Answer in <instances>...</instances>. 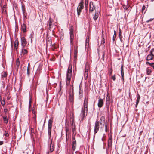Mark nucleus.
<instances>
[{
	"label": "nucleus",
	"instance_id": "nucleus-1",
	"mask_svg": "<svg viewBox=\"0 0 154 154\" xmlns=\"http://www.w3.org/2000/svg\"><path fill=\"white\" fill-rule=\"evenodd\" d=\"M88 99L85 97L83 103V107L82 108L81 111V113L80 115L81 117V120L82 121L85 116V113H86V115H87L88 112Z\"/></svg>",
	"mask_w": 154,
	"mask_h": 154
},
{
	"label": "nucleus",
	"instance_id": "nucleus-2",
	"mask_svg": "<svg viewBox=\"0 0 154 154\" xmlns=\"http://www.w3.org/2000/svg\"><path fill=\"white\" fill-rule=\"evenodd\" d=\"M72 66L69 64L66 71V84L67 85H69L72 77Z\"/></svg>",
	"mask_w": 154,
	"mask_h": 154
},
{
	"label": "nucleus",
	"instance_id": "nucleus-3",
	"mask_svg": "<svg viewBox=\"0 0 154 154\" xmlns=\"http://www.w3.org/2000/svg\"><path fill=\"white\" fill-rule=\"evenodd\" d=\"M53 122V118L51 117L48 120V137L49 139L50 138L52 126Z\"/></svg>",
	"mask_w": 154,
	"mask_h": 154
},
{
	"label": "nucleus",
	"instance_id": "nucleus-4",
	"mask_svg": "<svg viewBox=\"0 0 154 154\" xmlns=\"http://www.w3.org/2000/svg\"><path fill=\"white\" fill-rule=\"evenodd\" d=\"M84 8L83 2L82 1L78 5L77 8V15L79 16L80 14V13L81 12L82 9Z\"/></svg>",
	"mask_w": 154,
	"mask_h": 154
},
{
	"label": "nucleus",
	"instance_id": "nucleus-5",
	"mask_svg": "<svg viewBox=\"0 0 154 154\" xmlns=\"http://www.w3.org/2000/svg\"><path fill=\"white\" fill-rule=\"evenodd\" d=\"M69 94V96L70 100L71 102H72L73 100L74 97L73 86V85H70V89Z\"/></svg>",
	"mask_w": 154,
	"mask_h": 154
},
{
	"label": "nucleus",
	"instance_id": "nucleus-6",
	"mask_svg": "<svg viewBox=\"0 0 154 154\" xmlns=\"http://www.w3.org/2000/svg\"><path fill=\"white\" fill-rule=\"evenodd\" d=\"M100 127V123L99 121L97 120L96 121L94 129V132L95 134L97 133L99 130Z\"/></svg>",
	"mask_w": 154,
	"mask_h": 154
},
{
	"label": "nucleus",
	"instance_id": "nucleus-7",
	"mask_svg": "<svg viewBox=\"0 0 154 154\" xmlns=\"http://www.w3.org/2000/svg\"><path fill=\"white\" fill-rule=\"evenodd\" d=\"M112 144V135L111 134L109 135L108 140V148L111 147Z\"/></svg>",
	"mask_w": 154,
	"mask_h": 154
},
{
	"label": "nucleus",
	"instance_id": "nucleus-8",
	"mask_svg": "<svg viewBox=\"0 0 154 154\" xmlns=\"http://www.w3.org/2000/svg\"><path fill=\"white\" fill-rule=\"evenodd\" d=\"M72 149L73 151H75L76 147V141L74 136H72Z\"/></svg>",
	"mask_w": 154,
	"mask_h": 154
},
{
	"label": "nucleus",
	"instance_id": "nucleus-9",
	"mask_svg": "<svg viewBox=\"0 0 154 154\" xmlns=\"http://www.w3.org/2000/svg\"><path fill=\"white\" fill-rule=\"evenodd\" d=\"M21 46L23 48H24L26 45L27 41L24 37H22L21 38Z\"/></svg>",
	"mask_w": 154,
	"mask_h": 154
},
{
	"label": "nucleus",
	"instance_id": "nucleus-10",
	"mask_svg": "<svg viewBox=\"0 0 154 154\" xmlns=\"http://www.w3.org/2000/svg\"><path fill=\"white\" fill-rule=\"evenodd\" d=\"M110 94L109 93L107 92V95L106 98V105L108 107L109 106L110 104Z\"/></svg>",
	"mask_w": 154,
	"mask_h": 154
},
{
	"label": "nucleus",
	"instance_id": "nucleus-11",
	"mask_svg": "<svg viewBox=\"0 0 154 154\" xmlns=\"http://www.w3.org/2000/svg\"><path fill=\"white\" fill-rule=\"evenodd\" d=\"M105 117L104 116H102L100 119V125L101 126H103L105 122Z\"/></svg>",
	"mask_w": 154,
	"mask_h": 154
},
{
	"label": "nucleus",
	"instance_id": "nucleus-12",
	"mask_svg": "<svg viewBox=\"0 0 154 154\" xmlns=\"http://www.w3.org/2000/svg\"><path fill=\"white\" fill-rule=\"evenodd\" d=\"M88 66H86L85 67V71L84 73V77L85 79H87L88 75Z\"/></svg>",
	"mask_w": 154,
	"mask_h": 154
},
{
	"label": "nucleus",
	"instance_id": "nucleus-13",
	"mask_svg": "<svg viewBox=\"0 0 154 154\" xmlns=\"http://www.w3.org/2000/svg\"><path fill=\"white\" fill-rule=\"evenodd\" d=\"M89 11H93L95 9L94 6V5L93 2H91L89 4Z\"/></svg>",
	"mask_w": 154,
	"mask_h": 154
},
{
	"label": "nucleus",
	"instance_id": "nucleus-14",
	"mask_svg": "<svg viewBox=\"0 0 154 154\" xmlns=\"http://www.w3.org/2000/svg\"><path fill=\"white\" fill-rule=\"evenodd\" d=\"M70 121L71 122L72 127L73 126H75V124L74 122V114L72 113V116L70 117Z\"/></svg>",
	"mask_w": 154,
	"mask_h": 154
},
{
	"label": "nucleus",
	"instance_id": "nucleus-15",
	"mask_svg": "<svg viewBox=\"0 0 154 154\" xmlns=\"http://www.w3.org/2000/svg\"><path fill=\"white\" fill-rule=\"evenodd\" d=\"M103 99H100L98 100V107L99 108L103 106Z\"/></svg>",
	"mask_w": 154,
	"mask_h": 154
},
{
	"label": "nucleus",
	"instance_id": "nucleus-16",
	"mask_svg": "<svg viewBox=\"0 0 154 154\" xmlns=\"http://www.w3.org/2000/svg\"><path fill=\"white\" fill-rule=\"evenodd\" d=\"M49 21V30L50 31H51V28L53 26V21L50 18Z\"/></svg>",
	"mask_w": 154,
	"mask_h": 154
},
{
	"label": "nucleus",
	"instance_id": "nucleus-17",
	"mask_svg": "<svg viewBox=\"0 0 154 154\" xmlns=\"http://www.w3.org/2000/svg\"><path fill=\"white\" fill-rule=\"evenodd\" d=\"M70 43L71 45H73V32L72 31H70Z\"/></svg>",
	"mask_w": 154,
	"mask_h": 154
},
{
	"label": "nucleus",
	"instance_id": "nucleus-18",
	"mask_svg": "<svg viewBox=\"0 0 154 154\" xmlns=\"http://www.w3.org/2000/svg\"><path fill=\"white\" fill-rule=\"evenodd\" d=\"M99 14V12L98 11H95L94 15L93 17V19L94 20L96 21L98 18Z\"/></svg>",
	"mask_w": 154,
	"mask_h": 154
},
{
	"label": "nucleus",
	"instance_id": "nucleus-19",
	"mask_svg": "<svg viewBox=\"0 0 154 154\" xmlns=\"http://www.w3.org/2000/svg\"><path fill=\"white\" fill-rule=\"evenodd\" d=\"M21 29L23 32H26V27L25 24H23L21 26Z\"/></svg>",
	"mask_w": 154,
	"mask_h": 154
},
{
	"label": "nucleus",
	"instance_id": "nucleus-20",
	"mask_svg": "<svg viewBox=\"0 0 154 154\" xmlns=\"http://www.w3.org/2000/svg\"><path fill=\"white\" fill-rule=\"evenodd\" d=\"M27 53L28 51L26 49L23 48L21 50V55H24L25 54H26Z\"/></svg>",
	"mask_w": 154,
	"mask_h": 154
},
{
	"label": "nucleus",
	"instance_id": "nucleus-21",
	"mask_svg": "<svg viewBox=\"0 0 154 154\" xmlns=\"http://www.w3.org/2000/svg\"><path fill=\"white\" fill-rule=\"evenodd\" d=\"M153 56L151 54H149L148 55V56L147 57L146 60H150L153 59Z\"/></svg>",
	"mask_w": 154,
	"mask_h": 154
},
{
	"label": "nucleus",
	"instance_id": "nucleus-22",
	"mask_svg": "<svg viewBox=\"0 0 154 154\" xmlns=\"http://www.w3.org/2000/svg\"><path fill=\"white\" fill-rule=\"evenodd\" d=\"M78 46L77 45V43H76V46L75 47V50L74 52V56L75 57H76L77 56V54L78 52Z\"/></svg>",
	"mask_w": 154,
	"mask_h": 154
},
{
	"label": "nucleus",
	"instance_id": "nucleus-23",
	"mask_svg": "<svg viewBox=\"0 0 154 154\" xmlns=\"http://www.w3.org/2000/svg\"><path fill=\"white\" fill-rule=\"evenodd\" d=\"M3 118L4 123L7 124L8 123L7 117L6 116H3Z\"/></svg>",
	"mask_w": 154,
	"mask_h": 154
},
{
	"label": "nucleus",
	"instance_id": "nucleus-24",
	"mask_svg": "<svg viewBox=\"0 0 154 154\" xmlns=\"http://www.w3.org/2000/svg\"><path fill=\"white\" fill-rule=\"evenodd\" d=\"M19 44L18 41L17 40H16L15 41V44L14 45V48L16 49H17V46H18Z\"/></svg>",
	"mask_w": 154,
	"mask_h": 154
},
{
	"label": "nucleus",
	"instance_id": "nucleus-25",
	"mask_svg": "<svg viewBox=\"0 0 154 154\" xmlns=\"http://www.w3.org/2000/svg\"><path fill=\"white\" fill-rule=\"evenodd\" d=\"M47 45L48 44H52V40L51 38L50 37H48V40L47 41Z\"/></svg>",
	"mask_w": 154,
	"mask_h": 154
},
{
	"label": "nucleus",
	"instance_id": "nucleus-26",
	"mask_svg": "<svg viewBox=\"0 0 154 154\" xmlns=\"http://www.w3.org/2000/svg\"><path fill=\"white\" fill-rule=\"evenodd\" d=\"M83 91L82 89H81L80 87H79V96L80 97H82L83 94Z\"/></svg>",
	"mask_w": 154,
	"mask_h": 154
},
{
	"label": "nucleus",
	"instance_id": "nucleus-27",
	"mask_svg": "<svg viewBox=\"0 0 154 154\" xmlns=\"http://www.w3.org/2000/svg\"><path fill=\"white\" fill-rule=\"evenodd\" d=\"M119 39L121 42H122V32L121 30L120 29H119Z\"/></svg>",
	"mask_w": 154,
	"mask_h": 154
},
{
	"label": "nucleus",
	"instance_id": "nucleus-28",
	"mask_svg": "<svg viewBox=\"0 0 154 154\" xmlns=\"http://www.w3.org/2000/svg\"><path fill=\"white\" fill-rule=\"evenodd\" d=\"M54 145L51 143L50 146V150L51 152H52L54 151Z\"/></svg>",
	"mask_w": 154,
	"mask_h": 154
},
{
	"label": "nucleus",
	"instance_id": "nucleus-29",
	"mask_svg": "<svg viewBox=\"0 0 154 154\" xmlns=\"http://www.w3.org/2000/svg\"><path fill=\"white\" fill-rule=\"evenodd\" d=\"M114 35H113V38H112V40H113V41H114L115 40L116 37V32L115 30H114Z\"/></svg>",
	"mask_w": 154,
	"mask_h": 154
},
{
	"label": "nucleus",
	"instance_id": "nucleus-30",
	"mask_svg": "<svg viewBox=\"0 0 154 154\" xmlns=\"http://www.w3.org/2000/svg\"><path fill=\"white\" fill-rule=\"evenodd\" d=\"M7 73L5 72H2L1 76L2 77H6L7 76Z\"/></svg>",
	"mask_w": 154,
	"mask_h": 154
},
{
	"label": "nucleus",
	"instance_id": "nucleus-31",
	"mask_svg": "<svg viewBox=\"0 0 154 154\" xmlns=\"http://www.w3.org/2000/svg\"><path fill=\"white\" fill-rule=\"evenodd\" d=\"M72 131L73 133V134H75V135L76 134L75 133V131L76 129L75 128V126L72 127Z\"/></svg>",
	"mask_w": 154,
	"mask_h": 154
},
{
	"label": "nucleus",
	"instance_id": "nucleus-32",
	"mask_svg": "<svg viewBox=\"0 0 154 154\" xmlns=\"http://www.w3.org/2000/svg\"><path fill=\"white\" fill-rule=\"evenodd\" d=\"M146 71L147 74L148 75H150L151 73V70L149 68H147Z\"/></svg>",
	"mask_w": 154,
	"mask_h": 154
},
{
	"label": "nucleus",
	"instance_id": "nucleus-33",
	"mask_svg": "<svg viewBox=\"0 0 154 154\" xmlns=\"http://www.w3.org/2000/svg\"><path fill=\"white\" fill-rule=\"evenodd\" d=\"M16 65L17 66V67H18L19 66L20 62L19 58L17 59L16 60Z\"/></svg>",
	"mask_w": 154,
	"mask_h": 154
},
{
	"label": "nucleus",
	"instance_id": "nucleus-34",
	"mask_svg": "<svg viewBox=\"0 0 154 154\" xmlns=\"http://www.w3.org/2000/svg\"><path fill=\"white\" fill-rule=\"evenodd\" d=\"M150 53L153 56H154V49H152L150 51Z\"/></svg>",
	"mask_w": 154,
	"mask_h": 154
},
{
	"label": "nucleus",
	"instance_id": "nucleus-35",
	"mask_svg": "<svg viewBox=\"0 0 154 154\" xmlns=\"http://www.w3.org/2000/svg\"><path fill=\"white\" fill-rule=\"evenodd\" d=\"M85 7L86 8V9H87V8L88 7V2L87 0H85Z\"/></svg>",
	"mask_w": 154,
	"mask_h": 154
},
{
	"label": "nucleus",
	"instance_id": "nucleus-36",
	"mask_svg": "<svg viewBox=\"0 0 154 154\" xmlns=\"http://www.w3.org/2000/svg\"><path fill=\"white\" fill-rule=\"evenodd\" d=\"M107 126H108L107 124L105 123V131L106 132H107V131H108Z\"/></svg>",
	"mask_w": 154,
	"mask_h": 154
},
{
	"label": "nucleus",
	"instance_id": "nucleus-37",
	"mask_svg": "<svg viewBox=\"0 0 154 154\" xmlns=\"http://www.w3.org/2000/svg\"><path fill=\"white\" fill-rule=\"evenodd\" d=\"M2 11L3 14H5L6 13V10L5 9L2 8Z\"/></svg>",
	"mask_w": 154,
	"mask_h": 154
},
{
	"label": "nucleus",
	"instance_id": "nucleus-38",
	"mask_svg": "<svg viewBox=\"0 0 154 154\" xmlns=\"http://www.w3.org/2000/svg\"><path fill=\"white\" fill-rule=\"evenodd\" d=\"M29 74H30V72L29 71V69H28V67H27V75L28 76V77H29Z\"/></svg>",
	"mask_w": 154,
	"mask_h": 154
},
{
	"label": "nucleus",
	"instance_id": "nucleus-39",
	"mask_svg": "<svg viewBox=\"0 0 154 154\" xmlns=\"http://www.w3.org/2000/svg\"><path fill=\"white\" fill-rule=\"evenodd\" d=\"M116 75H114L113 76H112L111 78L113 79V80L114 81H115L116 80Z\"/></svg>",
	"mask_w": 154,
	"mask_h": 154
},
{
	"label": "nucleus",
	"instance_id": "nucleus-40",
	"mask_svg": "<svg viewBox=\"0 0 154 154\" xmlns=\"http://www.w3.org/2000/svg\"><path fill=\"white\" fill-rule=\"evenodd\" d=\"M139 101H140V100H138V99H137V100H136V105H135V106L136 107L139 102Z\"/></svg>",
	"mask_w": 154,
	"mask_h": 154
},
{
	"label": "nucleus",
	"instance_id": "nucleus-41",
	"mask_svg": "<svg viewBox=\"0 0 154 154\" xmlns=\"http://www.w3.org/2000/svg\"><path fill=\"white\" fill-rule=\"evenodd\" d=\"M1 104L2 106H4L5 104V102L4 100L2 101Z\"/></svg>",
	"mask_w": 154,
	"mask_h": 154
},
{
	"label": "nucleus",
	"instance_id": "nucleus-42",
	"mask_svg": "<svg viewBox=\"0 0 154 154\" xmlns=\"http://www.w3.org/2000/svg\"><path fill=\"white\" fill-rule=\"evenodd\" d=\"M121 75L122 77H123L124 76V71L121 70Z\"/></svg>",
	"mask_w": 154,
	"mask_h": 154
},
{
	"label": "nucleus",
	"instance_id": "nucleus-43",
	"mask_svg": "<svg viewBox=\"0 0 154 154\" xmlns=\"http://www.w3.org/2000/svg\"><path fill=\"white\" fill-rule=\"evenodd\" d=\"M153 19H154V18H150L149 20L146 21V23H148L150 21H152L153 20Z\"/></svg>",
	"mask_w": 154,
	"mask_h": 154
},
{
	"label": "nucleus",
	"instance_id": "nucleus-44",
	"mask_svg": "<svg viewBox=\"0 0 154 154\" xmlns=\"http://www.w3.org/2000/svg\"><path fill=\"white\" fill-rule=\"evenodd\" d=\"M151 67H152L153 69H154V63H151L150 65Z\"/></svg>",
	"mask_w": 154,
	"mask_h": 154
},
{
	"label": "nucleus",
	"instance_id": "nucleus-45",
	"mask_svg": "<svg viewBox=\"0 0 154 154\" xmlns=\"http://www.w3.org/2000/svg\"><path fill=\"white\" fill-rule=\"evenodd\" d=\"M112 68L110 69V73H109L110 75H112Z\"/></svg>",
	"mask_w": 154,
	"mask_h": 154
},
{
	"label": "nucleus",
	"instance_id": "nucleus-46",
	"mask_svg": "<svg viewBox=\"0 0 154 154\" xmlns=\"http://www.w3.org/2000/svg\"><path fill=\"white\" fill-rule=\"evenodd\" d=\"M33 119V121L35 122V123H36V116H35V118Z\"/></svg>",
	"mask_w": 154,
	"mask_h": 154
},
{
	"label": "nucleus",
	"instance_id": "nucleus-47",
	"mask_svg": "<svg viewBox=\"0 0 154 154\" xmlns=\"http://www.w3.org/2000/svg\"><path fill=\"white\" fill-rule=\"evenodd\" d=\"M140 95L139 94H137V99L140 100Z\"/></svg>",
	"mask_w": 154,
	"mask_h": 154
},
{
	"label": "nucleus",
	"instance_id": "nucleus-48",
	"mask_svg": "<svg viewBox=\"0 0 154 154\" xmlns=\"http://www.w3.org/2000/svg\"><path fill=\"white\" fill-rule=\"evenodd\" d=\"M122 80L123 82V83H124V76L122 77Z\"/></svg>",
	"mask_w": 154,
	"mask_h": 154
},
{
	"label": "nucleus",
	"instance_id": "nucleus-49",
	"mask_svg": "<svg viewBox=\"0 0 154 154\" xmlns=\"http://www.w3.org/2000/svg\"><path fill=\"white\" fill-rule=\"evenodd\" d=\"M104 56H105V53H103V55H102L103 60H104Z\"/></svg>",
	"mask_w": 154,
	"mask_h": 154
},
{
	"label": "nucleus",
	"instance_id": "nucleus-50",
	"mask_svg": "<svg viewBox=\"0 0 154 154\" xmlns=\"http://www.w3.org/2000/svg\"><path fill=\"white\" fill-rule=\"evenodd\" d=\"M5 137H8L9 136V134L8 133H7L5 134Z\"/></svg>",
	"mask_w": 154,
	"mask_h": 154
},
{
	"label": "nucleus",
	"instance_id": "nucleus-51",
	"mask_svg": "<svg viewBox=\"0 0 154 154\" xmlns=\"http://www.w3.org/2000/svg\"><path fill=\"white\" fill-rule=\"evenodd\" d=\"M74 78H73V77L72 78V81H71V82L73 84L74 82Z\"/></svg>",
	"mask_w": 154,
	"mask_h": 154
},
{
	"label": "nucleus",
	"instance_id": "nucleus-52",
	"mask_svg": "<svg viewBox=\"0 0 154 154\" xmlns=\"http://www.w3.org/2000/svg\"><path fill=\"white\" fill-rule=\"evenodd\" d=\"M124 9L127 10V9L128 8V6H124Z\"/></svg>",
	"mask_w": 154,
	"mask_h": 154
},
{
	"label": "nucleus",
	"instance_id": "nucleus-53",
	"mask_svg": "<svg viewBox=\"0 0 154 154\" xmlns=\"http://www.w3.org/2000/svg\"><path fill=\"white\" fill-rule=\"evenodd\" d=\"M145 9V7L144 5L142 7V11H143V10H144Z\"/></svg>",
	"mask_w": 154,
	"mask_h": 154
},
{
	"label": "nucleus",
	"instance_id": "nucleus-54",
	"mask_svg": "<svg viewBox=\"0 0 154 154\" xmlns=\"http://www.w3.org/2000/svg\"><path fill=\"white\" fill-rule=\"evenodd\" d=\"M121 68V70H122L123 71H124L123 67L122 65Z\"/></svg>",
	"mask_w": 154,
	"mask_h": 154
},
{
	"label": "nucleus",
	"instance_id": "nucleus-55",
	"mask_svg": "<svg viewBox=\"0 0 154 154\" xmlns=\"http://www.w3.org/2000/svg\"><path fill=\"white\" fill-rule=\"evenodd\" d=\"M6 6L5 5H4L3 6V7L2 8H4V9H5V8H6Z\"/></svg>",
	"mask_w": 154,
	"mask_h": 154
},
{
	"label": "nucleus",
	"instance_id": "nucleus-56",
	"mask_svg": "<svg viewBox=\"0 0 154 154\" xmlns=\"http://www.w3.org/2000/svg\"><path fill=\"white\" fill-rule=\"evenodd\" d=\"M146 64H149V65H151V63H150L149 62H146Z\"/></svg>",
	"mask_w": 154,
	"mask_h": 154
},
{
	"label": "nucleus",
	"instance_id": "nucleus-57",
	"mask_svg": "<svg viewBox=\"0 0 154 154\" xmlns=\"http://www.w3.org/2000/svg\"><path fill=\"white\" fill-rule=\"evenodd\" d=\"M3 142L2 141H0V145L3 144Z\"/></svg>",
	"mask_w": 154,
	"mask_h": 154
},
{
	"label": "nucleus",
	"instance_id": "nucleus-58",
	"mask_svg": "<svg viewBox=\"0 0 154 154\" xmlns=\"http://www.w3.org/2000/svg\"><path fill=\"white\" fill-rule=\"evenodd\" d=\"M2 2H0V7H2Z\"/></svg>",
	"mask_w": 154,
	"mask_h": 154
},
{
	"label": "nucleus",
	"instance_id": "nucleus-59",
	"mask_svg": "<svg viewBox=\"0 0 154 154\" xmlns=\"http://www.w3.org/2000/svg\"><path fill=\"white\" fill-rule=\"evenodd\" d=\"M47 117V116L45 117V121H44V123H45V121H46V118Z\"/></svg>",
	"mask_w": 154,
	"mask_h": 154
},
{
	"label": "nucleus",
	"instance_id": "nucleus-60",
	"mask_svg": "<svg viewBox=\"0 0 154 154\" xmlns=\"http://www.w3.org/2000/svg\"><path fill=\"white\" fill-rule=\"evenodd\" d=\"M10 97H7V99L8 100H9L10 99Z\"/></svg>",
	"mask_w": 154,
	"mask_h": 154
},
{
	"label": "nucleus",
	"instance_id": "nucleus-61",
	"mask_svg": "<svg viewBox=\"0 0 154 154\" xmlns=\"http://www.w3.org/2000/svg\"><path fill=\"white\" fill-rule=\"evenodd\" d=\"M27 67H28V69H29V64H28V66Z\"/></svg>",
	"mask_w": 154,
	"mask_h": 154
},
{
	"label": "nucleus",
	"instance_id": "nucleus-62",
	"mask_svg": "<svg viewBox=\"0 0 154 154\" xmlns=\"http://www.w3.org/2000/svg\"><path fill=\"white\" fill-rule=\"evenodd\" d=\"M35 116H36V115H34L33 116V119H34L35 118Z\"/></svg>",
	"mask_w": 154,
	"mask_h": 154
},
{
	"label": "nucleus",
	"instance_id": "nucleus-63",
	"mask_svg": "<svg viewBox=\"0 0 154 154\" xmlns=\"http://www.w3.org/2000/svg\"><path fill=\"white\" fill-rule=\"evenodd\" d=\"M31 100H30L29 102V106L30 105V103H31Z\"/></svg>",
	"mask_w": 154,
	"mask_h": 154
},
{
	"label": "nucleus",
	"instance_id": "nucleus-64",
	"mask_svg": "<svg viewBox=\"0 0 154 154\" xmlns=\"http://www.w3.org/2000/svg\"><path fill=\"white\" fill-rule=\"evenodd\" d=\"M66 131L67 132V131H68V130L67 129H66Z\"/></svg>",
	"mask_w": 154,
	"mask_h": 154
}]
</instances>
